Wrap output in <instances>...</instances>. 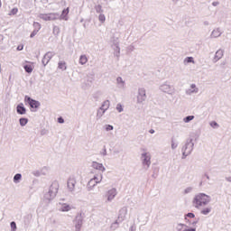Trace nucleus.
<instances>
[{
  "label": "nucleus",
  "mask_w": 231,
  "mask_h": 231,
  "mask_svg": "<svg viewBox=\"0 0 231 231\" xmlns=\"http://www.w3.org/2000/svg\"><path fill=\"white\" fill-rule=\"evenodd\" d=\"M204 24H205V26H208L209 23H208V22L206 21V22H204Z\"/></svg>",
  "instance_id": "774afa93"
},
{
  "label": "nucleus",
  "mask_w": 231,
  "mask_h": 231,
  "mask_svg": "<svg viewBox=\"0 0 231 231\" xmlns=\"http://www.w3.org/2000/svg\"><path fill=\"white\" fill-rule=\"evenodd\" d=\"M104 115H106V111L103 108L99 107L97 112V120H100V118H102Z\"/></svg>",
  "instance_id": "b1692460"
},
{
  "label": "nucleus",
  "mask_w": 231,
  "mask_h": 231,
  "mask_svg": "<svg viewBox=\"0 0 231 231\" xmlns=\"http://www.w3.org/2000/svg\"><path fill=\"white\" fill-rule=\"evenodd\" d=\"M186 217L194 218V217H196V215H194V213H188V214L186 215Z\"/></svg>",
  "instance_id": "603ef678"
},
{
  "label": "nucleus",
  "mask_w": 231,
  "mask_h": 231,
  "mask_svg": "<svg viewBox=\"0 0 231 231\" xmlns=\"http://www.w3.org/2000/svg\"><path fill=\"white\" fill-rule=\"evenodd\" d=\"M113 48V50L115 51V52H114V55H116V53H118V48H116V47H112Z\"/></svg>",
  "instance_id": "bf43d9fd"
},
{
  "label": "nucleus",
  "mask_w": 231,
  "mask_h": 231,
  "mask_svg": "<svg viewBox=\"0 0 231 231\" xmlns=\"http://www.w3.org/2000/svg\"><path fill=\"white\" fill-rule=\"evenodd\" d=\"M58 122H59V124H64V118L59 117Z\"/></svg>",
  "instance_id": "13d9d810"
},
{
  "label": "nucleus",
  "mask_w": 231,
  "mask_h": 231,
  "mask_svg": "<svg viewBox=\"0 0 231 231\" xmlns=\"http://www.w3.org/2000/svg\"><path fill=\"white\" fill-rule=\"evenodd\" d=\"M79 62L81 66H85V64H88V56H86V54L81 55L79 57Z\"/></svg>",
  "instance_id": "5701e85b"
},
{
  "label": "nucleus",
  "mask_w": 231,
  "mask_h": 231,
  "mask_svg": "<svg viewBox=\"0 0 231 231\" xmlns=\"http://www.w3.org/2000/svg\"><path fill=\"white\" fill-rule=\"evenodd\" d=\"M126 216H127V207H124L119 210L117 221H119V223H122V221L125 220Z\"/></svg>",
  "instance_id": "2eb2a0df"
},
{
  "label": "nucleus",
  "mask_w": 231,
  "mask_h": 231,
  "mask_svg": "<svg viewBox=\"0 0 231 231\" xmlns=\"http://www.w3.org/2000/svg\"><path fill=\"white\" fill-rule=\"evenodd\" d=\"M11 231H16L17 230V224H15L14 221L11 222Z\"/></svg>",
  "instance_id": "79ce46f5"
},
{
  "label": "nucleus",
  "mask_w": 231,
  "mask_h": 231,
  "mask_svg": "<svg viewBox=\"0 0 231 231\" xmlns=\"http://www.w3.org/2000/svg\"><path fill=\"white\" fill-rule=\"evenodd\" d=\"M210 212H212V207H208L201 209L200 214L203 216H208Z\"/></svg>",
  "instance_id": "bb28decb"
},
{
  "label": "nucleus",
  "mask_w": 231,
  "mask_h": 231,
  "mask_svg": "<svg viewBox=\"0 0 231 231\" xmlns=\"http://www.w3.org/2000/svg\"><path fill=\"white\" fill-rule=\"evenodd\" d=\"M16 113H18V115H26V107H24L23 103L16 106Z\"/></svg>",
  "instance_id": "aec40b11"
},
{
  "label": "nucleus",
  "mask_w": 231,
  "mask_h": 231,
  "mask_svg": "<svg viewBox=\"0 0 231 231\" xmlns=\"http://www.w3.org/2000/svg\"><path fill=\"white\" fill-rule=\"evenodd\" d=\"M110 106H111V103L109 102V100H106V101L103 102L100 108L105 110V111H107V109H109Z\"/></svg>",
  "instance_id": "a878e982"
},
{
  "label": "nucleus",
  "mask_w": 231,
  "mask_h": 231,
  "mask_svg": "<svg viewBox=\"0 0 231 231\" xmlns=\"http://www.w3.org/2000/svg\"><path fill=\"white\" fill-rule=\"evenodd\" d=\"M225 56V50L223 49H218L216 53L215 56L212 60V62L214 64H216V62H218V60H221V58Z\"/></svg>",
  "instance_id": "4468645a"
},
{
  "label": "nucleus",
  "mask_w": 231,
  "mask_h": 231,
  "mask_svg": "<svg viewBox=\"0 0 231 231\" xmlns=\"http://www.w3.org/2000/svg\"><path fill=\"white\" fill-rule=\"evenodd\" d=\"M42 176H46L48 172H50V168L49 167H43L40 170Z\"/></svg>",
  "instance_id": "473e14b6"
},
{
  "label": "nucleus",
  "mask_w": 231,
  "mask_h": 231,
  "mask_svg": "<svg viewBox=\"0 0 231 231\" xmlns=\"http://www.w3.org/2000/svg\"><path fill=\"white\" fill-rule=\"evenodd\" d=\"M58 68L59 69H62V71H66V69H68V66H66L65 61H59Z\"/></svg>",
  "instance_id": "cd10ccee"
},
{
  "label": "nucleus",
  "mask_w": 231,
  "mask_h": 231,
  "mask_svg": "<svg viewBox=\"0 0 231 231\" xmlns=\"http://www.w3.org/2000/svg\"><path fill=\"white\" fill-rule=\"evenodd\" d=\"M147 100V92L143 88H139L137 91V104H143Z\"/></svg>",
  "instance_id": "0eeeda50"
},
{
  "label": "nucleus",
  "mask_w": 231,
  "mask_h": 231,
  "mask_svg": "<svg viewBox=\"0 0 231 231\" xmlns=\"http://www.w3.org/2000/svg\"><path fill=\"white\" fill-rule=\"evenodd\" d=\"M154 133H155L154 129H150V130H149V134H154Z\"/></svg>",
  "instance_id": "69168bd1"
},
{
  "label": "nucleus",
  "mask_w": 231,
  "mask_h": 231,
  "mask_svg": "<svg viewBox=\"0 0 231 231\" xmlns=\"http://www.w3.org/2000/svg\"><path fill=\"white\" fill-rule=\"evenodd\" d=\"M184 62H187L188 64H194V58L192 57H187L185 60H184Z\"/></svg>",
  "instance_id": "ea45409f"
},
{
  "label": "nucleus",
  "mask_w": 231,
  "mask_h": 231,
  "mask_svg": "<svg viewBox=\"0 0 231 231\" xmlns=\"http://www.w3.org/2000/svg\"><path fill=\"white\" fill-rule=\"evenodd\" d=\"M25 102H27V104H29V106H30V107H32V109H37L41 106V103L39 101L34 100L28 96H25Z\"/></svg>",
  "instance_id": "9d476101"
},
{
  "label": "nucleus",
  "mask_w": 231,
  "mask_h": 231,
  "mask_svg": "<svg viewBox=\"0 0 231 231\" xmlns=\"http://www.w3.org/2000/svg\"><path fill=\"white\" fill-rule=\"evenodd\" d=\"M57 192H59V182L53 181L49 188V191L44 195L45 199L51 201L57 196Z\"/></svg>",
  "instance_id": "7ed1b4c3"
},
{
  "label": "nucleus",
  "mask_w": 231,
  "mask_h": 231,
  "mask_svg": "<svg viewBox=\"0 0 231 231\" xmlns=\"http://www.w3.org/2000/svg\"><path fill=\"white\" fill-rule=\"evenodd\" d=\"M68 14H69V7L64 9L60 16L59 14V19L60 21H68Z\"/></svg>",
  "instance_id": "412c9836"
},
{
  "label": "nucleus",
  "mask_w": 231,
  "mask_h": 231,
  "mask_svg": "<svg viewBox=\"0 0 231 231\" xmlns=\"http://www.w3.org/2000/svg\"><path fill=\"white\" fill-rule=\"evenodd\" d=\"M17 12H19V9L16 7L13 8L9 14V15H17Z\"/></svg>",
  "instance_id": "c03bdc74"
},
{
  "label": "nucleus",
  "mask_w": 231,
  "mask_h": 231,
  "mask_svg": "<svg viewBox=\"0 0 231 231\" xmlns=\"http://www.w3.org/2000/svg\"><path fill=\"white\" fill-rule=\"evenodd\" d=\"M141 160L143 166V169L147 171L149 167H151V153L150 152H143L141 154Z\"/></svg>",
  "instance_id": "423d86ee"
},
{
  "label": "nucleus",
  "mask_w": 231,
  "mask_h": 231,
  "mask_svg": "<svg viewBox=\"0 0 231 231\" xmlns=\"http://www.w3.org/2000/svg\"><path fill=\"white\" fill-rule=\"evenodd\" d=\"M116 84H117V88H119V89H125V80H124V79H122V77L116 78Z\"/></svg>",
  "instance_id": "6ab92c4d"
},
{
  "label": "nucleus",
  "mask_w": 231,
  "mask_h": 231,
  "mask_svg": "<svg viewBox=\"0 0 231 231\" xmlns=\"http://www.w3.org/2000/svg\"><path fill=\"white\" fill-rule=\"evenodd\" d=\"M109 44L111 48H117L116 57H120V42H118V37L115 36V33L110 37Z\"/></svg>",
  "instance_id": "6e6552de"
},
{
  "label": "nucleus",
  "mask_w": 231,
  "mask_h": 231,
  "mask_svg": "<svg viewBox=\"0 0 231 231\" xmlns=\"http://www.w3.org/2000/svg\"><path fill=\"white\" fill-rule=\"evenodd\" d=\"M185 226V228H187V225L185 224H178L177 226H176V230L177 231H183V227Z\"/></svg>",
  "instance_id": "e433bc0d"
},
{
  "label": "nucleus",
  "mask_w": 231,
  "mask_h": 231,
  "mask_svg": "<svg viewBox=\"0 0 231 231\" xmlns=\"http://www.w3.org/2000/svg\"><path fill=\"white\" fill-rule=\"evenodd\" d=\"M52 33L54 35H59V33H60V28H59V26L55 25L53 27Z\"/></svg>",
  "instance_id": "c9c22d12"
},
{
  "label": "nucleus",
  "mask_w": 231,
  "mask_h": 231,
  "mask_svg": "<svg viewBox=\"0 0 231 231\" xmlns=\"http://www.w3.org/2000/svg\"><path fill=\"white\" fill-rule=\"evenodd\" d=\"M73 223L76 228L75 231H80V228H82V215L76 216Z\"/></svg>",
  "instance_id": "ddd939ff"
},
{
  "label": "nucleus",
  "mask_w": 231,
  "mask_h": 231,
  "mask_svg": "<svg viewBox=\"0 0 231 231\" xmlns=\"http://www.w3.org/2000/svg\"><path fill=\"white\" fill-rule=\"evenodd\" d=\"M33 28L35 32H39L41 30V23H39L38 22H34Z\"/></svg>",
  "instance_id": "58836bf2"
},
{
  "label": "nucleus",
  "mask_w": 231,
  "mask_h": 231,
  "mask_svg": "<svg viewBox=\"0 0 231 231\" xmlns=\"http://www.w3.org/2000/svg\"><path fill=\"white\" fill-rule=\"evenodd\" d=\"M218 5H219V2H213L212 3V6H218Z\"/></svg>",
  "instance_id": "0e129e2a"
},
{
  "label": "nucleus",
  "mask_w": 231,
  "mask_h": 231,
  "mask_svg": "<svg viewBox=\"0 0 231 231\" xmlns=\"http://www.w3.org/2000/svg\"><path fill=\"white\" fill-rule=\"evenodd\" d=\"M223 35V31H221V28H216L212 31L210 37L211 39H217V37H221Z\"/></svg>",
  "instance_id": "a211bd4d"
},
{
  "label": "nucleus",
  "mask_w": 231,
  "mask_h": 231,
  "mask_svg": "<svg viewBox=\"0 0 231 231\" xmlns=\"http://www.w3.org/2000/svg\"><path fill=\"white\" fill-rule=\"evenodd\" d=\"M183 231H196V227L193 228H185Z\"/></svg>",
  "instance_id": "052dcab7"
},
{
  "label": "nucleus",
  "mask_w": 231,
  "mask_h": 231,
  "mask_svg": "<svg viewBox=\"0 0 231 231\" xmlns=\"http://www.w3.org/2000/svg\"><path fill=\"white\" fill-rule=\"evenodd\" d=\"M23 69L26 71V73H32V71H33V69L32 68V65H24Z\"/></svg>",
  "instance_id": "f704fd0d"
},
{
  "label": "nucleus",
  "mask_w": 231,
  "mask_h": 231,
  "mask_svg": "<svg viewBox=\"0 0 231 231\" xmlns=\"http://www.w3.org/2000/svg\"><path fill=\"white\" fill-rule=\"evenodd\" d=\"M211 199L210 196L205 194V193H199L197 194L193 200H192V205L195 207V208H201L202 207H205L210 203Z\"/></svg>",
  "instance_id": "f257e3e1"
},
{
  "label": "nucleus",
  "mask_w": 231,
  "mask_h": 231,
  "mask_svg": "<svg viewBox=\"0 0 231 231\" xmlns=\"http://www.w3.org/2000/svg\"><path fill=\"white\" fill-rule=\"evenodd\" d=\"M5 42V36L3 34H0V44H3Z\"/></svg>",
  "instance_id": "5fc2aeb1"
},
{
  "label": "nucleus",
  "mask_w": 231,
  "mask_h": 231,
  "mask_svg": "<svg viewBox=\"0 0 231 231\" xmlns=\"http://www.w3.org/2000/svg\"><path fill=\"white\" fill-rule=\"evenodd\" d=\"M116 194H118V191L116 190V188H112L111 189L106 191V201L108 203H111V201H113V199L116 198Z\"/></svg>",
  "instance_id": "1a4fd4ad"
},
{
  "label": "nucleus",
  "mask_w": 231,
  "mask_h": 231,
  "mask_svg": "<svg viewBox=\"0 0 231 231\" xmlns=\"http://www.w3.org/2000/svg\"><path fill=\"white\" fill-rule=\"evenodd\" d=\"M54 55H55L54 52H51V51L47 52L42 60L43 66H46L50 62V60H51Z\"/></svg>",
  "instance_id": "dca6fc26"
},
{
  "label": "nucleus",
  "mask_w": 231,
  "mask_h": 231,
  "mask_svg": "<svg viewBox=\"0 0 231 231\" xmlns=\"http://www.w3.org/2000/svg\"><path fill=\"white\" fill-rule=\"evenodd\" d=\"M67 189L69 192H71L73 195L79 192L77 189V179L75 177L71 176L68 179Z\"/></svg>",
  "instance_id": "39448f33"
},
{
  "label": "nucleus",
  "mask_w": 231,
  "mask_h": 231,
  "mask_svg": "<svg viewBox=\"0 0 231 231\" xmlns=\"http://www.w3.org/2000/svg\"><path fill=\"white\" fill-rule=\"evenodd\" d=\"M103 175L102 173L100 174H97V175H95L93 179H91L89 181H88V185L92 187H96L97 185V183H101L102 182V180H103ZM95 181V183L93 184V182Z\"/></svg>",
  "instance_id": "f8f14e48"
},
{
  "label": "nucleus",
  "mask_w": 231,
  "mask_h": 231,
  "mask_svg": "<svg viewBox=\"0 0 231 231\" xmlns=\"http://www.w3.org/2000/svg\"><path fill=\"white\" fill-rule=\"evenodd\" d=\"M104 128L106 132L113 131V129H115V127L111 125H105Z\"/></svg>",
  "instance_id": "a19ab883"
},
{
  "label": "nucleus",
  "mask_w": 231,
  "mask_h": 231,
  "mask_svg": "<svg viewBox=\"0 0 231 231\" xmlns=\"http://www.w3.org/2000/svg\"><path fill=\"white\" fill-rule=\"evenodd\" d=\"M226 181H228L229 183H231V177H226Z\"/></svg>",
  "instance_id": "338daca9"
},
{
  "label": "nucleus",
  "mask_w": 231,
  "mask_h": 231,
  "mask_svg": "<svg viewBox=\"0 0 231 231\" xmlns=\"http://www.w3.org/2000/svg\"><path fill=\"white\" fill-rule=\"evenodd\" d=\"M21 178H23V175L21 173H16L14 176V183H19V181H21Z\"/></svg>",
  "instance_id": "7c9ffc66"
},
{
  "label": "nucleus",
  "mask_w": 231,
  "mask_h": 231,
  "mask_svg": "<svg viewBox=\"0 0 231 231\" xmlns=\"http://www.w3.org/2000/svg\"><path fill=\"white\" fill-rule=\"evenodd\" d=\"M119 225H120V221H118V219L116 220V221H115L114 223H112L111 226H110L111 230H116V228H118Z\"/></svg>",
  "instance_id": "c756f323"
},
{
  "label": "nucleus",
  "mask_w": 231,
  "mask_h": 231,
  "mask_svg": "<svg viewBox=\"0 0 231 231\" xmlns=\"http://www.w3.org/2000/svg\"><path fill=\"white\" fill-rule=\"evenodd\" d=\"M33 176H36L37 178H39V176H42L41 173V170L40 171H34L32 172Z\"/></svg>",
  "instance_id": "3c124183"
},
{
  "label": "nucleus",
  "mask_w": 231,
  "mask_h": 231,
  "mask_svg": "<svg viewBox=\"0 0 231 231\" xmlns=\"http://www.w3.org/2000/svg\"><path fill=\"white\" fill-rule=\"evenodd\" d=\"M59 19V13H49V21H57Z\"/></svg>",
  "instance_id": "393cba45"
},
{
  "label": "nucleus",
  "mask_w": 231,
  "mask_h": 231,
  "mask_svg": "<svg viewBox=\"0 0 231 231\" xmlns=\"http://www.w3.org/2000/svg\"><path fill=\"white\" fill-rule=\"evenodd\" d=\"M194 93H199V88L196 87V84H191L190 88H188L186 90V95H189L190 97V95H194Z\"/></svg>",
  "instance_id": "f3484780"
},
{
  "label": "nucleus",
  "mask_w": 231,
  "mask_h": 231,
  "mask_svg": "<svg viewBox=\"0 0 231 231\" xmlns=\"http://www.w3.org/2000/svg\"><path fill=\"white\" fill-rule=\"evenodd\" d=\"M178 148V143H174V141H171V149L174 151Z\"/></svg>",
  "instance_id": "8fccbe9b"
},
{
  "label": "nucleus",
  "mask_w": 231,
  "mask_h": 231,
  "mask_svg": "<svg viewBox=\"0 0 231 231\" xmlns=\"http://www.w3.org/2000/svg\"><path fill=\"white\" fill-rule=\"evenodd\" d=\"M23 48H24L23 45H19V46L17 47V51H23Z\"/></svg>",
  "instance_id": "4d7b16f0"
},
{
  "label": "nucleus",
  "mask_w": 231,
  "mask_h": 231,
  "mask_svg": "<svg viewBox=\"0 0 231 231\" xmlns=\"http://www.w3.org/2000/svg\"><path fill=\"white\" fill-rule=\"evenodd\" d=\"M98 19H99L100 23H106V15L101 14H99Z\"/></svg>",
  "instance_id": "09e8293b"
},
{
  "label": "nucleus",
  "mask_w": 231,
  "mask_h": 231,
  "mask_svg": "<svg viewBox=\"0 0 231 231\" xmlns=\"http://www.w3.org/2000/svg\"><path fill=\"white\" fill-rule=\"evenodd\" d=\"M194 134H191L189 135V138L186 140L185 144L181 148L182 160H185L187 156H190V154H192V152L194 151Z\"/></svg>",
  "instance_id": "f03ea898"
},
{
  "label": "nucleus",
  "mask_w": 231,
  "mask_h": 231,
  "mask_svg": "<svg viewBox=\"0 0 231 231\" xmlns=\"http://www.w3.org/2000/svg\"><path fill=\"white\" fill-rule=\"evenodd\" d=\"M210 127H212L213 129H217L219 128V124H217V122L216 121H212L211 123H209Z\"/></svg>",
  "instance_id": "4c0bfd02"
},
{
  "label": "nucleus",
  "mask_w": 231,
  "mask_h": 231,
  "mask_svg": "<svg viewBox=\"0 0 231 231\" xmlns=\"http://www.w3.org/2000/svg\"><path fill=\"white\" fill-rule=\"evenodd\" d=\"M130 231H136V226H132L131 227H130Z\"/></svg>",
  "instance_id": "680f3d73"
},
{
  "label": "nucleus",
  "mask_w": 231,
  "mask_h": 231,
  "mask_svg": "<svg viewBox=\"0 0 231 231\" xmlns=\"http://www.w3.org/2000/svg\"><path fill=\"white\" fill-rule=\"evenodd\" d=\"M193 188L192 187H188L184 189V194H190L192 192Z\"/></svg>",
  "instance_id": "49530a36"
},
{
  "label": "nucleus",
  "mask_w": 231,
  "mask_h": 231,
  "mask_svg": "<svg viewBox=\"0 0 231 231\" xmlns=\"http://www.w3.org/2000/svg\"><path fill=\"white\" fill-rule=\"evenodd\" d=\"M19 122H20V125L22 127H24V125H26V124H28V118L22 117L19 119Z\"/></svg>",
  "instance_id": "72a5a7b5"
},
{
  "label": "nucleus",
  "mask_w": 231,
  "mask_h": 231,
  "mask_svg": "<svg viewBox=\"0 0 231 231\" xmlns=\"http://www.w3.org/2000/svg\"><path fill=\"white\" fill-rule=\"evenodd\" d=\"M39 19H42V21H50L49 14H39Z\"/></svg>",
  "instance_id": "c85d7f7f"
},
{
  "label": "nucleus",
  "mask_w": 231,
  "mask_h": 231,
  "mask_svg": "<svg viewBox=\"0 0 231 231\" xmlns=\"http://www.w3.org/2000/svg\"><path fill=\"white\" fill-rule=\"evenodd\" d=\"M195 116H188L183 118V123L184 124H189V122H192L194 120Z\"/></svg>",
  "instance_id": "2f4dec72"
},
{
  "label": "nucleus",
  "mask_w": 231,
  "mask_h": 231,
  "mask_svg": "<svg viewBox=\"0 0 231 231\" xmlns=\"http://www.w3.org/2000/svg\"><path fill=\"white\" fill-rule=\"evenodd\" d=\"M37 33H39V32L33 30L32 32L31 33V39H33V36L37 35Z\"/></svg>",
  "instance_id": "864d4df0"
},
{
  "label": "nucleus",
  "mask_w": 231,
  "mask_h": 231,
  "mask_svg": "<svg viewBox=\"0 0 231 231\" xmlns=\"http://www.w3.org/2000/svg\"><path fill=\"white\" fill-rule=\"evenodd\" d=\"M101 156H107V149L106 146L103 147V150L100 152Z\"/></svg>",
  "instance_id": "de8ad7c7"
},
{
  "label": "nucleus",
  "mask_w": 231,
  "mask_h": 231,
  "mask_svg": "<svg viewBox=\"0 0 231 231\" xmlns=\"http://www.w3.org/2000/svg\"><path fill=\"white\" fill-rule=\"evenodd\" d=\"M93 185H95V181L94 182H92V184L89 186V183H88V190H92L93 189Z\"/></svg>",
  "instance_id": "6e6d98bb"
},
{
  "label": "nucleus",
  "mask_w": 231,
  "mask_h": 231,
  "mask_svg": "<svg viewBox=\"0 0 231 231\" xmlns=\"http://www.w3.org/2000/svg\"><path fill=\"white\" fill-rule=\"evenodd\" d=\"M92 167L96 169L97 171H101V172L106 171V167H104V164L98 163V162H93Z\"/></svg>",
  "instance_id": "4be33fe9"
},
{
  "label": "nucleus",
  "mask_w": 231,
  "mask_h": 231,
  "mask_svg": "<svg viewBox=\"0 0 231 231\" xmlns=\"http://www.w3.org/2000/svg\"><path fill=\"white\" fill-rule=\"evenodd\" d=\"M116 109V111H118V113H122L124 111V107L122 106V104H117Z\"/></svg>",
  "instance_id": "a18cd8bd"
},
{
  "label": "nucleus",
  "mask_w": 231,
  "mask_h": 231,
  "mask_svg": "<svg viewBox=\"0 0 231 231\" xmlns=\"http://www.w3.org/2000/svg\"><path fill=\"white\" fill-rule=\"evenodd\" d=\"M58 208L60 212H69V210H73V206L66 203L60 202L58 204Z\"/></svg>",
  "instance_id": "9b49d317"
},
{
  "label": "nucleus",
  "mask_w": 231,
  "mask_h": 231,
  "mask_svg": "<svg viewBox=\"0 0 231 231\" xmlns=\"http://www.w3.org/2000/svg\"><path fill=\"white\" fill-rule=\"evenodd\" d=\"M160 91L162 93H166V95H176V88L174 86L169 84V82L165 81L164 83L161 84L159 87Z\"/></svg>",
  "instance_id": "20e7f679"
},
{
  "label": "nucleus",
  "mask_w": 231,
  "mask_h": 231,
  "mask_svg": "<svg viewBox=\"0 0 231 231\" xmlns=\"http://www.w3.org/2000/svg\"><path fill=\"white\" fill-rule=\"evenodd\" d=\"M199 221V218H198L196 221L192 222V226H196V225H198Z\"/></svg>",
  "instance_id": "e2e57ef3"
},
{
  "label": "nucleus",
  "mask_w": 231,
  "mask_h": 231,
  "mask_svg": "<svg viewBox=\"0 0 231 231\" xmlns=\"http://www.w3.org/2000/svg\"><path fill=\"white\" fill-rule=\"evenodd\" d=\"M96 12H97V14H102V12H104V10L102 9V5H97Z\"/></svg>",
  "instance_id": "37998d69"
}]
</instances>
